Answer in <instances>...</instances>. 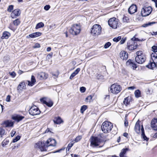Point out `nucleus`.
Here are the masks:
<instances>
[{"label": "nucleus", "mask_w": 157, "mask_h": 157, "mask_svg": "<svg viewBox=\"0 0 157 157\" xmlns=\"http://www.w3.org/2000/svg\"><path fill=\"white\" fill-rule=\"evenodd\" d=\"M145 40V39H142L140 40L139 39L133 37L131 39V40L127 43V46L128 49L130 50H132L138 47L137 42L135 41H143Z\"/></svg>", "instance_id": "obj_1"}, {"label": "nucleus", "mask_w": 157, "mask_h": 157, "mask_svg": "<svg viewBox=\"0 0 157 157\" xmlns=\"http://www.w3.org/2000/svg\"><path fill=\"white\" fill-rule=\"evenodd\" d=\"M136 56L135 58L136 62L138 63L141 64L145 61L146 57L145 55L141 51H139L136 53Z\"/></svg>", "instance_id": "obj_2"}, {"label": "nucleus", "mask_w": 157, "mask_h": 157, "mask_svg": "<svg viewBox=\"0 0 157 157\" xmlns=\"http://www.w3.org/2000/svg\"><path fill=\"white\" fill-rule=\"evenodd\" d=\"M101 27L99 25L95 24L91 28V34L92 36H98L101 34Z\"/></svg>", "instance_id": "obj_3"}, {"label": "nucleus", "mask_w": 157, "mask_h": 157, "mask_svg": "<svg viewBox=\"0 0 157 157\" xmlns=\"http://www.w3.org/2000/svg\"><path fill=\"white\" fill-rule=\"evenodd\" d=\"M113 127V124L110 122L105 121L103 123L101 126V129L102 131L105 133H108L109 132Z\"/></svg>", "instance_id": "obj_4"}, {"label": "nucleus", "mask_w": 157, "mask_h": 157, "mask_svg": "<svg viewBox=\"0 0 157 157\" xmlns=\"http://www.w3.org/2000/svg\"><path fill=\"white\" fill-rule=\"evenodd\" d=\"M151 57L153 62H150L146 67L149 69H153L155 67L156 64H157V54L155 52L152 53Z\"/></svg>", "instance_id": "obj_5"}, {"label": "nucleus", "mask_w": 157, "mask_h": 157, "mask_svg": "<svg viewBox=\"0 0 157 157\" xmlns=\"http://www.w3.org/2000/svg\"><path fill=\"white\" fill-rule=\"evenodd\" d=\"M81 30V28L80 25L75 24L72 26L70 30V32L73 35H76L80 33Z\"/></svg>", "instance_id": "obj_6"}, {"label": "nucleus", "mask_w": 157, "mask_h": 157, "mask_svg": "<svg viewBox=\"0 0 157 157\" xmlns=\"http://www.w3.org/2000/svg\"><path fill=\"white\" fill-rule=\"evenodd\" d=\"M102 142L100 138L97 137L92 136L90 138V146L93 147H97Z\"/></svg>", "instance_id": "obj_7"}, {"label": "nucleus", "mask_w": 157, "mask_h": 157, "mask_svg": "<svg viewBox=\"0 0 157 157\" xmlns=\"http://www.w3.org/2000/svg\"><path fill=\"white\" fill-rule=\"evenodd\" d=\"M108 23L110 27L113 29H116L119 26V20L113 17L109 19Z\"/></svg>", "instance_id": "obj_8"}, {"label": "nucleus", "mask_w": 157, "mask_h": 157, "mask_svg": "<svg viewBox=\"0 0 157 157\" xmlns=\"http://www.w3.org/2000/svg\"><path fill=\"white\" fill-rule=\"evenodd\" d=\"M35 147L40 149L41 151H46L48 150L44 141H39L36 144Z\"/></svg>", "instance_id": "obj_9"}, {"label": "nucleus", "mask_w": 157, "mask_h": 157, "mask_svg": "<svg viewBox=\"0 0 157 157\" xmlns=\"http://www.w3.org/2000/svg\"><path fill=\"white\" fill-rule=\"evenodd\" d=\"M110 91L112 93L117 94L119 93L121 90V86L116 84H112L110 88Z\"/></svg>", "instance_id": "obj_10"}, {"label": "nucleus", "mask_w": 157, "mask_h": 157, "mask_svg": "<svg viewBox=\"0 0 157 157\" xmlns=\"http://www.w3.org/2000/svg\"><path fill=\"white\" fill-rule=\"evenodd\" d=\"M152 8L150 6L144 7L142 9L141 13L143 17L149 15L152 11Z\"/></svg>", "instance_id": "obj_11"}, {"label": "nucleus", "mask_w": 157, "mask_h": 157, "mask_svg": "<svg viewBox=\"0 0 157 157\" xmlns=\"http://www.w3.org/2000/svg\"><path fill=\"white\" fill-rule=\"evenodd\" d=\"M29 114L32 116H35L39 114L40 111L36 106H32L29 110Z\"/></svg>", "instance_id": "obj_12"}, {"label": "nucleus", "mask_w": 157, "mask_h": 157, "mask_svg": "<svg viewBox=\"0 0 157 157\" xmlns=\"http://www.w3.org/2000/svg\"><path fill=\"white\" fill-rule=\"evenodd\" d=\"M46 144L47 147V148L50 146H55L56 144V141L55 139L52 138H49L48 139L47 141L45 142Z\"/></svg>", "instance_id": "obj_13"}, {"label": "nucleus", "mask_w": 157, "mask_h": 157, "mask_svg": "<svg viewBox=\"0 0 157 157\" xmlns=\"http://www.w3.org/2000/svg\"><path fill=\"white\" fill-rule=\"evenodd\" d=\"M137 8L135 4H132L128 8V12L130 14L134 13L136 12Z\"/></svg>", "instance_id": "obj_14"}, {"label": "nucleus", "mask_w": 157, "mask_h": 157, "mask_svg": "<svg viewBox=\"0 0 157 157\" xmlns=\"http://www.w3.org/2000/svg\"><path fill=\"white\" fill-rule=\"evenodd\" d=\"M21 12L20 10L19 9H16L12 11L11 13V16L13 18H16L17 16L20 15Z\"/></svg>", "instance_id": "obj_15"}, {"label": "nucleus", "mask_w": 157, "mask_h": 157, "mask_svg": "<svg viewBox=\"0 0 157 157\" xmlns=\"http://www.w3.org/2000/svg\"><path fill=\"white\" fill-rule=\"evenodd\" d=\"M120 56L121 59L126 60L128 58V54L124 51H122L120 53Z\"/></svg>", "instance_id": "obj_16"}, {"label": "nucleus", "mask_w": 157, "mask_h": 157, "mask_svg": "<svg viewBox=\"0 0 157 157\" xmlns=\"http://www.w3.org/2000/svg\"><path fill=\"white\" fill-rule=\"evenodd\" d=\"M40 101L41 103L44 104H46L49 107H51L52 106L53 104V102L51 101H49V102H47L46 101L45 98L40 99Z\"/></svg>", "instance_id": "obj_17"}, {"label": "nucleus", "mask_w": 157, "mask_h": 157, "mask_svg": "<svg viewBox=\"0 0 157 157\" xmlns=\"http://www.w3.org/2000/svg\"><path fill=\"white\" fill-rule=\"evenodd\" d=\"M151 126L154 130L157 131V119H156L154 118L152 120Z\"/></svg>", "instance_id": "obj_18"}, {"label": "nucleus", "mask_w": 157, "mask_h": 157, "mask_svg": "<svg viewBox=\"0 0 157 157\" xmlns=\"http://www.w3.org/2000/svg\"><path fill=\"white\" fill-rule=\"evenodd\" d=\"M140 121L138 120L136 122L134 128L136 132L138 134L140 133Z\"/></svg>", "instance_id": "obj_19"}, {"label": "nucleus", "mask_w": 157, "mask_h": 157, "mask_svg": "<svg viewBox=\"0 0 157 157\" xmlns=\"http://www.w3.org/2000/svg\"><path fill=\"white\" fill-rule=\"evenodd\" d=\"M38 77L41 79H46L48 76V75L45 72H42L38 74Z\"/></svg>", "instance_id": "obj_20"}, {"label": "nucleus", "mask_w": 157, "mask_h": 157, "mask_svg": "<svg viewBox=\"0 0 157 157\" xmlns=\"http://www.w3.org/2000/svg\"><path fill=\"white\" fill-rule=\"evenodd\" d=\"M53 121L54 123L57 124H60L63 122V120L59 117H55Z\"/></svg>", "instance_id": "obj_21"}, {"label": "nucleus", "mask_w": 157, "mask_h": 157, "mask_svg": "<svg viewBox=\"0 0 157 157\" xmlns=\"http://www.w3.org/2000/svg\"><path fill=\"white\" fill-rule=\"evenodd\" d=\"M126 64L127 65H129L130 67L133 70L135 69L137 67L136 65L135 64L132 63L131 60H128L126 62Z\"/></svg>", "instance_id": "obj_22"}, {"label": "nucleus", "mask_w": 157, "mask_h": 157, "mask_svg": "<svg viewBox=\"0 0 157 157\" xmlns=\"http://www.w3.org/2000/svg\"><path fill=\"white\" fill-rule=\"evenodd\" d=\"M42 34V33L40 32H36L30 34L29 36L32 38L40 36Z\"/></svg>", "instance_id": "obj_23"}, {"label": "nucleus", "mask_w": 157, "mask_h": 157, "mask_svg": "<svg viewBox=\"0 0 157 157\" xmlns=\"http://www.w3.org/2000/svg\"><path fill=\"white\" fill-rule=\"evenodd\" d=\"M36 81L34 76L33 75H32L31 76V82L29 81H28V85L32 86L34 85Z\"/></svg>", "instance_id": "obj_24"}, {"label": "nucleus", "mask_w": 157, "mask_h": 157, "mask_svg": "<svg viewBox=\"0 0 157 157\" xmlns=\"http://www.w3.org/2000/svg\"><path fill=\"white\" fill-rule=\"evenodd\" d=\"M141 131L142 133L141 135L143 139L144 140H146V141L147 140H148V139L147 138V137L145 136V135L144 128L143 125L141 126Z\"/></svg>", "instance_id": "obj_25"}, {"label": "nucleus", "mask_w": 157, "mask_h": 157, "mask_svg": "<svg viewBox=\"0 0 157 157\" xmlns=\"http://www.w3.org/2000/svg\"><path fill=\"white\" fill-rule=\"evenodd\" d=\"M24 118V117L23 116H21L19 115H17L16 116L14 117H13V119L18 122L22 120Z\"/></svg>", "instance_id": "obj_26"}, {"label": "nucleus", "mask_w": 157, "mask_h": 157, "mask_svg": "<svg viewBox=\"0 0 157 157\" xmlns=\"http://www.w3.org/2000/svg\"><path fill=\"white\" fill-rule=\"evenodd\" d=\"M25 86V83L24 82H21L17 87V90L19 91H22Z\"/></svg>", "instance_id": "obj_27"}, {"label": "nucleus", "mask_w": 157, "mask_h": 157, "mask_svg": "<svg viewBox=\"0 0 157 157\" xmlns=\"http://www.w3.org/2000/svg\"><path fill=\"white\" fill-rule=\"evenodd\" d=\"M131 97H128L124 99V100L123 101L124 104L126 105L129 104L131 101Z\"/></svg>", "instance_id": "obj_28"}, {"label": "nucleus", "mask_w": 157, "mask_h": 157, "mask_svg": "<svg viewBox=\"0 0 157 157\" xmlns=\"http://www.w3.org/2000/svg\"><path fill=\"white\" fill-rule=\"evenodd\" d=\"M10 36V33L7 32H4L3 33L2 36V39H7Z\"/></svg>", "instance_id": "obj_29"}, {"label": "nucleus", "mask_w": 157, "mask_h": 157, "mask_svg": "<svg viewBox=\"0 0 157 157\" xmlns=\"http://www.w3.org/2000/svg\"><path fill=\"white\" fill-rule=\"evenodd\" d=\"M5 124L6 127H12L13 125V123L11 121H7L5 122Z\"/></svg>", "instance_id": "obj_30"}, {"label": "nucleus", "mask_w": 157, "mask_h": 157, "mask_svg": "<svg viewBox=\"0 0 157 157\" xmlns=\"http://www.w3.org/2000/svg\"><path fill=\"white\" fill-rule=\"evenodd\" d=\"M44 26V24L42 22L38 23L36 25L35 28L36 29L43 27Z\"/></svg>", "instance_id": "obj_31"}, {"label": "nucleus", "mask_w": 157, "mask_h": 157, "mask_svg": "<svg viewBox=\"0 0 157 157\" xmlns=\"http://www.w3.org/2000/svg\"><path fill=\"white\" fill-rule=\"evenodd\" d=\"M135 95L137 98H139L140 96V92L139 90H136L134 93Z\"/></svg>", "instance_id": "obj_32"}, {"label": "nucleus", "mask_w": 157, "mask_h": 157, "mask_svg": "<svg viewBox=\"0 0 157 157\" xmlns=\"http://www.w3.org/2000/svg\"><path fill=\"white\" fill-rule=\"evenodd\" d=\"M9 142V141L7 139H5L2 142V145L3 147H4L5 146L7 145Z\"/></svg>", "instance_id": "obj_33"}, {"label": "nucleus", "mask_w": 157, "mask_h": 157, "mask_svg": "<svg viewBox=\"0 0 157 157\" xmlns=\"http://www.w3.org/2000/svg\"><path fill=\"white\" fill-rule=\"evenodd\" d=\"M87 106L86 105H83L82 106L80 109V112L82 113H83L84 111L87 109Z\"/></svg>", "instance_id": "obj_34"}, {"label": "nucleus", "mask_w": 157, "mask_h": 157, "mask_svg": "<svg viewBox=\"0 0 157 157\" xmlns=\"http://www.w3.org/2000/svg\"><path fill=\"white\" fill-rule=\"evenodd\" d=\"M122 21L124 22L128 23L129 22V19L128 17L124 16L122 18Z\"/></svg>", "instance_id": "obj_35"}, {"label": "nucleus", "mask_w": 157, "mask_h": 157, "mask_svg": "<svg viewBox=\"0 0 157 157\" xmlns=\"http://www.w3.org/2000/svg\"><path fill=\"white\" fill-rule=\"evenodd\" d=\"M20 23V22L19 20L18 19H16L13 22V24L14 25L16 26L19 25Z\"/></svg>", "instance_id": "obj_36"}, {"label": "nucleus", "mask_w": 157, "mask_h": 157, "mask_svg": "<svg viewBox=\"0 0 157 157\" xmlns=\"http://www.w3.org/2000/svg\"><path fill=\"white\" fill-rule=\"evenodd\" d=\"M5 130L2 128H0V137H2V136L5 135Z\"/></svg>", "instance_id": "obj_37"}, {"label": "nucleus", "mask_w": 157, "mask_h": 157, "mask_svg": "<svg viewBox=\"0 0 157 157\" xmlns=\"http://www.w3.org/2000/svg\"><path fill=\"white\" fill-rule=\"evenodd\" d=\"M152 51L155 53L157 52V44L156 45H154L152 47Z\"/></svg>", "instance_id": "obj_38"}, {"label": "nucleus", "mask_w": 157, "mask_h": 157, "mask_svg": "<svg viewBox=\"0 0 157 157\" xmlns=\"http://www.w3.org/2000/svg\"><path fill=\"white\" fill-rule=\"evenodd\" d=\"M81 139L82 136H78L75 138L74 141L75 142H77L79 141Z\"/></svg>", "instance_id": "obj_39"}, {"label": "nucleus", "mask_w": 157, "mask_h": 157, "mask_svg": "<svg viewBox=\"0 0 157 157\" xmlns=\"http://www.w3.org/2000/svg\"><path fill=\"white\" fill-rule=\"evenodd\" d=\"M21 137L19 136H17L13 140V143H15L18 141L20 139Z\"/></svg>", "instance_id": "obj_40"}, {"label": "nucleus", "mask_w": 157, "mask_h": 157, "mask_svg": "<svg viewBox=\"0 0 157 157\" xmlns=\"http://www.w3.org/2000/svg\"><path fill=\"white\" fill-rule=\"evenodd\" d=\"M92 97L91 95H90L87 96L86 98V100L87 102H90L91 100L92 99Z\"/></svg>", "instance_id": "obj_41"}, {"label": "nucleus", "mask_w": 157, "mask_h": 157, "mask_svg": "<svg viewBox=\"0 0 157 157\" xmlns=\"http://www.w3.org/2000/svg\"><path fill=\"white\" fill-rule=\"evenodd\" d=\"M121 39V36H119L117 37H115L113 38V40L114 42H117L120 40Z\"/></svg>", "instance_id": "obj_42"}, {"label": "nucleus", "mask_w": 157, "mask_h": 157, "mask_svg": "<svg viewBox=\"0 0 157 157\" xmlns=\"http://www.w3.org/2000/svg\"><path fill=\"white\" fill-rule=\"evenodd\" d=\"M13 6L12 5L9 6L7 9L8 11L9 12H11L13 9Z\"/></svg>", "instance_id": "obj_43"}, {"label": "nucleus", "mask_w": 157, "mask_h": 157, "mask_svg": "<svg viewBox=\"0 0 157 157\" xmlns=\"http://www.w3.org/2000/svg\"><path fill=\"white\" fill-rule=\"evenodd\" d=\"M111 45V43L109 42H108L106 43L104 45V48H107L109 47Z\"/></svg>", "instance_id": "obj_44"}, {"label": "nucleus", "mask_w": 157, "mask_h": 157, "mask_svg": "<svg viewBox=\"0 0 157 157\" xmlns=\"http://www.w3.org/2000/svg\"><path fill=\"white\" fill-rule=\"evenodd\" d=\"M128 150V149L126 148L125 149H123L121 153L123 154H125L126 152Z\"/></svg>", "instance_id": "obj_45"}, {"label": "nucleus", "mask_w": 157, "mask_h": 157, "mask_svg": "<svg viewBox=\"0 0 157 157\" xmlns=\"http://www.w3.org/2000/svg\"><path fill=\"white\" fill-rule=\"evenodd\" d=\"M50 8V6L49 5H46L44 7V9L46 10H48Z\"/></svg>", "instance_id": "obj_46"}, {"label": "nucleus", "mask_w": 157, "mask_h": 157, "mask_svg": "<svg viewBox=\"0 0 157 157\" xmlns=\"http://www.w3.org/2000/svg\"><path fill=\"white\" fill-rule=\"evenodd\" d=\"M86 90V88L84 87H81L80 88V91L82 93H84Z\"/></svg>", "instance_id": "obj_47"}, {"label": "nucleus", "mask_w": 157, "mask_h": 157, "mask_svg": "<svg viewBox=\"0 0 157 157\" xmlns=\"http://www.w3.org/2000/svg\"><path fill=\"white\" fill-rule=\"evenodd\" d=\"M76 74H75L74 72H73L71 75L70 77V79H72L76 75Z\"/></svg>", "instance_id": "obj_48"}, {"label": "nucleus", "mask_w": 157, "mask_h": 157, "mask_svg": "<svg viewBox=\"0 0 157 157\" xmlns=\"http://www.w3.org/2000/svg\"><path fill=\"white\" fill-rule=\"evenodd\" d=\"M10 95H8L6 98V101L7 102H10Z\"/></svg>", "instance_id": "obj_49"}, {"label": "nucleus", "mask_w": 157, "mask_h": 157, "mask_svg": "<svg viewBox=\"0 0 157 157\" xmlns=\"http://www.w3.org/2000/svg\"><path fill=\"white\" fill-rule=\"evenodd\" d=\"M125 40L126 38H123L120 42V44H123L125 42Z\"/></svg>", "instance_id": "obj_50"}, {"label": "nucleus", "mask_w": 157, "mask_h": 157, "mask_svg": "<svg viewBox=\"0 0 157 157\" xmlns=\"http://www.w3.org/2000/svg\"><path fill=\"white\" fill-rule=\"evenodd\" d=\"M80 69L79 68H78L74 72L77 75L80 71Z\"/></svg>", "instance_id": "obj_51"}, {"label": "nucleus", "mask_w": 157, "mask_h": 157, "mask_svg": "<svg viewBox=\"0 0 157 157\" xmlns=\"http://www.w3.org/2000/svg\"><path fill=\"white\" fill-rule=\"evenodd\" d=\"M39 47H40V45L38 43L36 44L35 45L33 46V48H39Z\"/></svg>", "instance_id": "obj_52"}, {"label": "nucleus", "mask_w": 157, "mask_h": 157, "mask_svg": "<svg viewBox=\"0 0 157 157\" xmlns=\"http://www.w3.org/2000/svg\"><path fill=\"white\" fill-rule=\"evenodd\" d=\"M10 75L13 77H14L16 75V74L14 72L10 73Z\"/></svg>", "instance_id": "obj_53"}, {"label": "nucleus", "mask_w": 157, "mask_h": 157, "mask_svg": "<svg viewBox=\"0 0 157 157\" xmlns=\"http://www.w3.org/2000/svg\"><path fill=\"white\" fill-rule=\"evenodd\" d=\"M52 53H50L49 54H48L47 56V58H48V59H50V58H51L52 56Z\"/></svg>", "instance_id": "obj_54"}, {"label": "nucleus", "mask_w": 157, "mask_h": 157, "mask_svg": "<svg viewBox=\"0 0 157 157\" xmlns=\"http://www.w3.org/2000/svg\"><path fill=\"white\" fill-rule=\"evenodd\" d=\"M124 124L125 126H128V121L126 120L125 119L124 120Z\"/></svg>", "instance_id": "obj_55"}, {"label": "nucleus", "mask_w": 157, "mask_h": 157, "mask_svg": "<svg viewBox=\"0 0 157 157\" xmlns=\"http://www.w3.org/2000/svg\"><path fill=\"white\" fill-rule=\"evenodd\" d=\"M16 131H14V130L12 131L11 133V136L12 137H13L14 135L16 133Z\"/></svg>", "instance_id": "obj_56"}, {"label": "nucleus", "mask_w": 157, "mask_h": 157, "mask_svg": "<svg viewBox=\"0 0 157 157\" xmlns=\"http://www.w3.org/2000/svg\"><path fill=\"white\" fill-rule=\"evenodd\" d=\"M73 140L71 143H70L68 145V146L70 147H71L73 146L74 144V142H73Z\"/></svg>", "instance_id": "obj_57"}, {"label": "nucleus", "mask_w": 157, "mask_h": 157, "mask_svg": "<svg viewBox=\"0 0 157 157\" xmlns=\"http://www.w3.org/2000/svg\"><path fill=\"white\" fill-rule=\"evenodd\" d=\"M156 22H149L148 23V25L149 26L151 25L154 24H155L156 23Z\"/></svg>", "instance_id": "obj_58"}, {"label": "nucleus", "mask_w": 157, "mask_h": 157, "mask_svg": "<svg viewBox=\"0 0 157 157\" xmlns=\"http://www.w3.org/2000/svg\"><path fill=\"white\" fill-rule=\"evenodd\" d=\"M136 88L134 86H132L128 87V90H133Z\"/></svg>", "instance_id": "obj_59"}, {"label": "nucleus", "mask_w": 157, "mask_h": 157, "mask_svg": "<svg viewBox=\"0 0 157 157\" xmlns=\"http://www.w3.org/2000/svg\"><path fill=\"white\" fill-rule=\"evenodd\" d=\"M152 1H154L155 3V6L156 8V9L155 10H157V0H152Z\"/></svg>", "instance_id": "obj_60"}, {"label": "nucleus", "mask_w": 157, "mask_h": 157, "mask_svg": "<svg viewBox=\"0 0 157 157\" xmlns=\"http://www.w3.org/2000/svg\"><path fill=\"white\" fill-rule=\"evenodd\" d=\"M71 155L72 157H79V155H74L73 154H71Z\"/></svg>", "instance_id": "obj_61"}, {"label": "nucleus", "mask_w": 157, "mask_h": 157, "mask_svg": "<svg viewBox=\"0 0 157 157\" xmlns=\"http://www.w3.org/2000/svg\"><path fill=\"white\" fill-rule=\"evenodd\" d=\"M58 75H59V73H58V72H57V73L56 74H53V73L52 74V75L53 76H55L56 77H58Z\"/></svg>", "instance_id": "obj_62"}, {"label": "nucleus", "mask_w": 157, "mask_h": 157, "mask_svg": "<svg viewBox=\"0 0 157 157\" xmlns=\"http://www.w3.org/2000/svg\"><path fill=\"white\" fill-rule=\"evenodd\" d=\"M149 25H148V23H146V24H144L142 26L144 27H146L147 26H148Z\"/></svg>", "instance_id": "obj_63"}, {"label": "nucleus", "mask_w": 157, "mask_h": 157, "mask_svg": "<svg viewBox=\"0 0 157 157\" xmlns=\"http://www.w3.org/2000/svg\"><path fill=\"white\" fill-rule=\"evenodd\" d=\"M124 154L120 153V157H124Z\"/></svg>", "instance_id": "obj_64"}]
</instances>
